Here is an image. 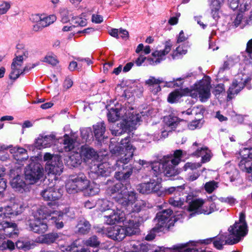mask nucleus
Returning <instances> with one entry per match:
<instances>
[{
    "instance_id": "obj_1",
    "label": "nucleus",
    "mask_w": 252,
    "mask_h": 252,
    "mask_svg": "<svg viewBox=\"0 0 252 252\" xmlns=\"http://www.w3.org/2000/svg\"><path fill=\"white\" fill-rule=\"evenodd\" d=\"M136 199L135 191L129 192L125 197L119 198L117 202L121 205V208L119 209L117 208L116 211L113 210V214L106 216L107 223L112 225L123 222L126 225V220L129 217L130 220L136 221L139 227L140 223L138 213L141 210V207L135 203Z\"/></svg>"
},
{
    "instance_id": "obj_2",
    "label": "nucleus",
    "mask_w": 252,
    "mask_h": 252,
    "mask_svg": "<svg viewBox=\"0 0 252 252\" xmlns=\"http://www.w3.org/2000/svg\"><path fill=\"white\" fill-rule=\"evenodd\" d=\"M210 88L209 83L201 81L195 85L194 90L190 91L187 88L184 90H176L171 93L168 95V101L170 103H174L184 95H190L192 97L195 98L198 95L200 100L205 102L210 97Z\"/></svg>"
},
{
    "instance_id": "obj_3",
    "label": "nucleus",
    "mask_w": 252,
    "mask_h": 252,
    "mask_svg": "<svg viewBox=\"0 0 252 252\" xmlns=\"http://www.w3.org/2000/svg\"><path fill=\"white\" fill-rule=\"evenodd\" d=\"M183 155L182 150H176L173 154L164 156L161 160L162 163L155 162L147 167L155 173H175V168L181 162Z\"/></svg>"
},
{
    "instance_id": "obj_4",
    "label": "nucleus",
    "mask_w": 252,
    "mask_h": 252,
    "mask_svg": "<svg viewBox=\"0 0 252 252\" xmlns=\"http://www.w3.org/2000/svg\"><path fill=\"white\" fill-rule=\"evenodd\" d=\"M140 232L138 223L136 221L130 220L129 217L126 220L124 227L115 225L110 227L107 231L108 237L118 241H122L126 236H131Z\"/></svg>"
},
{
    "instance_id": "obj_5",
    "label": "nucleus",
    "mask_w": 252,
    "mask_h": 252,
    "mask_svg": "<svg viewBox=\"0 0 252 252\" xmlns=\"http://www.w3.org/2000/svg\"><path fill=\"white\" fill-rule=\"evenodd\" d=\"M16 49L15 57L13 59L11 65V71L9 74V78L14 80L22 75L23 72L21 67L23 61L28 58L29 55L28 49L23 44H18Z\"/></svg>"
},
{
    "instance_id": "obj_6",
    "label": "nucleus",
    "mask_w": 252,
    "mask_h": 252,
    "mask_svg": "<svg viewBox=\"0 0 252 252\" xmlns=\"http://www.w3.org/2000/svg\"><path fill=\"white\" fill-rule=\"evenodd\" d=\"M131 174H115V178L119 182L106 189V192L110 196L115 194L122 195L121 197H125L130 191H127L130 188V176Z\"/></svg>"
},
{
    "instance_id": "obj_7",
    "label": "nucleus",
    "mask_w": 252,
    "mask_h": 252,
    "mask_svg": "<svg viewBox=\"0 0 252 252\" xmlns=\"http://www.w3.org/2000/svg\"><path fill=\"white\" fill-rule=\"evenodd\" d=\"M173 211L171 209L162 210L157 213L156 219L158 223L157 225L159 228L169 231L174 226L175 223L178 221V219L175 216L169 219L170 217L173 214Z\"/></svg>"
},
{
    "instance_id": "obj_8",
    "label": "nucleus",
    "mask_w": 252,
    "mask_h": 252,
    "mask_svg": "<svg viewBox=\"0 0 252 252\" xmlns=\"http://www.w3.org/2000/svg\"><path fill=\"white\" fill-rule=\"evenodd\" d=\"M122 145L120 148V152L117 160L116 165L121 166V163L127 164L132 158L135 148L129 142V138L126 137L121 141Z\"/></svg>"
},
{
    "instance_id": "obj_9",
    "label": "nucleus",
    "mask_w": 252,
    "mask_h": 252,
    "mask_svg": "<svg viewBox=\"0 0 252 252\" xmlns=\"http://www.w3.org/2000/svg\"><path fill=\"white\" fill-rule=\"evenodd\" d=\"M161 174H154L150 181L139 184L137 190L142 194H148L157 192L160 190L162 182Z\"/></svg>"
},
{
    "instance_id": "obj_10",
    "label": "nucleus",
    "mask_w": 252,
    "mask_h": 252,
    "mask_svg": "<svg viewBox=\"0 0 252 252\" xmlns=\"http://www.w3.org/2000/svg\"><path fill=\"white\" fill-rule=\"evenodd\" d=\"M44 159L47 161L45 170L47 173H60L63 171V163L60 161L57 157H54L49 153L44 156Z\"/></svg>"
},
{
    "instance_id": "obj_11",
    "label": "nucleus",
    "mask_w": 252,
    "mask_h": 252,
    "mask_svg": "<svg viewBox=\"0 0 252 252\" xmlns=\"http://www.w3.org/2000/svg\"><path fill=\"white\" fill-rule=\"evenodd\" d=\"M140 121V118L138 116L132 115L129 118L122 123L118 124V128L111 129V132L115 136L120 135L125 132L127 130H130Z\"/></svg>"
},
{
    "instance_id": "obj_12",
    "label": "nucleus",
    "mask_w": 252,
    "mask_h": 252,
    "mask_svg": "<svg viewBox=\"0 0 252 252\" xmlns=\"http://www.w3.org/2000/svg\"><path fill=\"white\" fill-rule=\"evenodd\" d=\"M40 195L44 201L49 202L47 205L50 207L56 206L61 197L60 191L53 187H46L40 192Z\"/></svg>"
},
{
    "instance_id": "obj_13",
    "label": "nucleus",
    "mask_w": 252,
    "mask_h": 252,
    "mask_svg": "<svg viewBox=\"0 0 252 252\" xmlns=\"http://www.w3.org/2000/svg\"><path fill=\"white\" fill-rule=\"evenodd\" d=\"M29 226L31 231L39 234L45 233L48 229L47 223L43 219L34 218L29 220Z\"/></svg>"
},
{
    "instance_id": "obj_14",
    "label": "nucleus",
    "mask_w": 252,
    "mask_h": 252,
    "mask_svg": "<svg viewBox=\"0 0 252 252\" xmlns=\"http://www.w3.org/2000/svg\"><path fill=\"white\" fill-rule=\"evenodd\" d=\"M11 187L16 191L20 193L29 191L30 187L26 184L22 174H17L16 176L13 177L10 181Z\"/></svg>"
},
{
    "instance_id": "obj_15",
    "label": "nucleus",
    "mask_w": 252,
    "mask_h": 252,
    "mask_svg": "<svg viewBox=\"0 0 252 252\" xmlns=\"http://www.w3.org/2000/svg\"><path fill=\"white\" fill-rule=\"evenodd\" d=\"M228 231L230 235L235 236L240 241L248 234L247 223H244V224L239 225V223L236 221L228 228Z\"/></svg>"
},
{
    "instance_id": "obj_16",
    "label": "nucleus",
    "mask_w": 252,
    "mask_h": 252,
    "mask_svg": "<svg viewBox=\"0 0 252 252\" xmlns=\"http://www.w3.org/2000/svg\"><path fill=\"white\" fill-rule=\"evenodd\" d=\"M76 182L79 191L86 190L90 195H94L95 194L93 189L90 186V181L87 179L84 174H76Z\"/></svg>"
},
{
    "instance_id": "obj_17",
    "label": "nucleus",
    "mask_w": 252,
    "mask_h": 252,
    "mask_svg": "<svg viewBox=\"0 0 252 252\" xmlns=\"http://www.w3.org/2000/svg\"><path fill=\"white\" fill-rule=\"evenodd\" d=\"M55 136L53 134L49 135H39L35 142V147L38 149L50 147L55 139Z\"/></svg>"
},
{
    "instance_id": "obj_18",
    "label": "nucleus",
    "mask_w": 252,
    "mask_h": 252,
    "mask_svg": "<svg viewBox=\"0 0 252 252\" xmlns=\"http://www.w3.org/2000/svg\"><path fill=\"white\" fill-rule=\"evenodd\" d=\"M94 132L96 140L98 141V144H101V141L104 139V133L106 130V127L103 122L97 123L93 126Z\"/></svg>"
},
{
    "instance_id": "obj_19",
    "label": "nucleus",
    "mask_w": 252,
    "mask_h": 252,
    "mask_svg": "<svg viewBox=\"0 0 252 252\" xmlns=\"http://www.w3.org/2000/svg\"><path fill=\"white\" fill-rule=\"evenodd\" d=\"M172 44L170 40L166 41L165 42L164 49L162 50H157L154 52L152 55L154 57H158L156 60H154V63L155 65L160 63L161 61V57L168 54L171 50Z\"/></svg>"
},
{
    "instance_id": "obj_20",
    "label": "nucleus",
    "mask_w": 252,
    "mask_h": 252,
    "mask_svg": "<svg viewBox=\"0 0 252 252\" xmlns=\"http://www.w3.org/2000/svg\"><path fill=\"white\" fill-rule=\"evenodd\" d=\"M204 203V201L201 198L195 199L189 202L187 210L189 212H192L190 214V216L192 217L195 214L198 215V211L200 210Z\"/></svg>"
},
{
    "instance_id": "obj_21",
    "label": "nucleus",
    "mask_w": 252,
    "mask_h": 252,
    "mask_svg": "<svg viewBox=\"0 0 252 252\" xmlns=\"http://www.w3.org/2000/svg\"><path fill=\"white\" fill-rule=\"evenodd\" d=\"M248 81V79H246L243 82H238L237 80H234L228 90V97L231 98V95L238 94L242 89L244 88Z\"/></svg>"
},
{
    "instance_id": "obj_22",
    "label": "nucleus",
    "mask_w": 252,
    "mask_h": 252,
    "mask_svg": "<svg viewBox=\"0 0 252 252\" xmlns=\"http://www.w3.org/2000/svg\"><path fill=\"white\" fill-rule=\"evenodd\" d=\"M163 82L162 79H157L155 77L150 76V78L145 82L146 84L148 85L150 90L154 94H156L161 90L159 84Z\"/></svg>"
},
{
    "instance_id": "obj_23",
    "label": "nucleus",
    "mask_w": 252,
    "mask_h": 252,
    "mask_svg": "<svg viewBox=\"0 0 252 252\" xmlns=\"http://www.w3.org/2000/svg\"><path fill=\"white\" fill-rule=\"evenodd\" d=\"M10 152L13 154V157L17 161L22 162L28 158L27 151L23 148H12L10 149Z\"/></svg>"
},
{
    "instance_id": "obj_24",
    "label": "nucleus",
    "mask_w": 252,
    "mask_h": 252,
    "mask_svg": "<svg viewBox=\"0 0 252 252\" xmlns=\"http://www.w3.org/2000/svg\"><path fill=\"white\" fill-rule=\"evenodd\" d=\"M36 18L37 19H39V20L37 21L36 24H35L33 27V30L35 32L40 31L43 28L50 25L53 22L54 20L55 19V17L54 16H52V21L50 20L51 17H47L41 19L38 15H36Z\"/></svg>"
},
{
    "instance_id": "obj_25",
    "label": "nucleus",
    "mask_w": 252,
    "mask_h": 252,
    "mask_svg": "<svg viewBox=\"0 0 252 252\" xmlns=\"http://www.w3.org/2000/svg\"><path fill=\"white\" fill-rule=\"evenodd\" d=\"M80 155L85 160L95 158L97 156V152L95 150L87 145L81 147Z\"/></svg>"
},
{
    "instance_id": "obj_26",
    "label": "nucleus",
    "mask_w": 252,
    "mask_h": 252,
    "mask_svg": "<svg viewBox=\"0 0 252 252\" xmlns=\"http://www.w3.org/2000/svg\"><path fill=\"white\" fill-rule=\"evenodd\" d=\"M76 179V175H71L66 181L65 185L66 189L67 192L70 194L75 193L79 191L77 184H76L77 181Z\"/></svg>"
},
{
    "instance_id": "obj_27",
    "label": "nucleus",
    "mask_w": 252,
    "mask_h": 252,
    "mask_svg": "<svg viewBox=\"0 0 252 252\" xmlns=\"http://www.w3.org/2000/svg\"><path fill=\"white\" fill-rule=\"evenodd\" d=\"M19 229L17 224L15 222H8V226H6L3 231V234L9 238L18 236Z\"/></svg>"
},
{
    "instance_id": "obj_28",
    "label": "nucleus",
    "mask_w": 252,
    "mask_h": 252,
    "mask_svg": "<svg viewBox=\"0 0 252 252\" xmlns=\"http://www.w3.org/2000/svg\"><path fill=\"white\" fill-rule=\"evenodd\" d=\"M60 233L51 232L41 236L40 241L41 243L51 244L59 240Z\"/></svg>"
},
{
    "instance_id": "obj_29",
    "label": "nucleus",
    "mask_w": 252,
    "mask_h": 252,
    "mask_svg": "<svg viewBox=\"0 0 252 252\" xmlns=\"http://www.w3.org/2000/svg\"><path fill=\"white\" fill-rule=\"evenodd\" d=\"M28 187L30 185L40 184L42 182V178L44 174H22Z\"/></svg>"
},
{
    "instance_id": "obj_30",
    "label": "nucleus",
    "mask_w": 252,
    "mask_h": 252,
    "mask_svg": "<svg viewBox=\"0 0 252 252\" xmlns=\"http://www.w3.org/2000/svg\"><path fill=\"white\" fill-rule=\"evenodd\" d=\"M78 233L80 234H87L90 231L91 224L90 222L85 219L80 220L76 226Z\"/></svg>"
},
{
    "instance_id": "obj_31",
    "label": "nucleus",
    "mask_w": 252,
    "mask_h": 252,
    "mask_svg": "<svg viewBox=\"0 0 252 252\" xmlns=\"http://www.w3.org/2000/svg\"><path fill=\"white\" fill-rule=\"evenodd\" d=\"M51 207L49 208L48 206L44 205L41 206L37 210V214L38 215V218L44 220L50 217L51 214L55 213L54 208Z\"/></svg>"
},
{
    "instance_id": "obj_32",
    "label": "nucleus",
    "mask_w": 252,
    "mask_h": 252,
    "mask_svg": "<svg viewBox=\"0 0 252 252\" xmlns=\"http://www.w3.org/2000/svg\"><path fill=\"white\" fill-rule=\"evenodd\" d=\"M193 154L198 157L201 156L203 162L210 161L212 157L211 151L206 147L197 150Z\"/></svg>"
},
{
    "instance_id": "obj_33",
    "label": "nucleus",
    "mask_w": 252,
    "mask_h": 252,
    "mask_svg": "<svg viewBox=\"0 0 252 252\" xmlns=\"http://www.w3.org/2000/svg\"><path fill=\"white\" fill-rule=\"evenodd\" d=\"M86 246L91 247L94 248L93 252H99L98 247L100 242L98 240V237L95 235H93L89 237L85 242Z\"/></svg>"
},
{
    "instance_id": "obj_34",
    "label": "nucleus",
    "mask_w": 252,
    "mask_h": 252,
    "mask_svg": "<svg viewBox=\"0 0 252 252\" xmlns=\"http://www.w3.org/2000/svg\"><path fill=\"white\" fill-rule=\"evenodd\" d=\"M25 173H42V166L37 162H32L25 168Z\"/></svg>"
},
{
    "instance_id": "obj_35",
    "label": "nucleus",
    "mask_w": 252,
    "mask_h": 252,
    "mask_svg": "<svg viewBox=\"0 0 252 252\" xmlns=\"http://www.w3.org/2000/svg\"><path fill=\"white\" fill-rule=\"evenodd\" d=\"M58 212L59 214V217L63 218L64 220H71L75 218V214L73 209L69 207L65 208L62 211H60Z\"/></svg>"
},
{
    "instance_id": "obj_36",
    "label": "nucleus",
    "mask_w": 252,
    "mask_h": 252,
    "mask_svg": "<svg viewBox=\"0 0 252 252\" xmlns=\"http://www.w3.org/2000/svg\"><path fill=\"white\" fill-rule=\"evenodd\" d=\"M57 175H60L61 174H44L43 178H42V182L43 185L47 187H53L54 188Z\"/></svg>"
},
{
    "instance_id": "obj_37",
    "label": "nucleus",
    "mask_w": 252,
    "mask_h": 252,
    "mask_svg": "<svg viewBox=\"0 0 252 252\" xmlns=\"http://www.w3.org/2000/svg\"><path fill=\"white\" fill-rule=\"evenodd\" d=\"M238 57L235 55L232 56L228 58L227 61H225L223 65L220 68V71H224L228 69L230 67L234 65L236 63H238Z\"/></svg>"
},
{
    "instance_id": "obj_38",
    "label": "nucleus",
    "mask_w": 252,
    "mask_h": 252,
    "mask_svg": "<svg viewBox=\"0 0 252 252\" xmlns=\"http://www.w3.org/2000/svg\"><path fill=\"white\" fill-rule=\"evenodd\" d=\"M216 210V206L215 203L210 202L208 204H206L201 208L199 211H198V215H210L214 212Z\"/></svg>"
},
{
    "instance_id": "obj_39",
    "label": "nucleus",
    "mask_w": 252,
    "mask_h": 252,
    "mask_svg": "<svg viewBox=\"0 0 252 252\" xmlns=\"http://www.w3.org/2000/svg\"><path fill=\"white\" fill-rule=\"evenodd\" d=\"M16 247L19 250H22L25 251L29 250L32 248V244L30 241L24 238H20L15 242Z\"/></svg>"
},
{
    "instance_id": "obj_40",
    "label": "nucleus",
    "mask_w": 252,
    "mask_h": 252,
    "mask_svg": "<svg viewBox=\"0 0 252 252\" xmlns=\"http://www.w3.org/2000/svg\"><path fill=\"white\" fill-rule=\"evenodd\" d=\"M223 0H213L210 5L211 13L214 18L218 17V11L220 8L221 4Z\"/></svg>"
},
{
    "instance_id": "obj_41",
    "label": "nucleus",
    "mask_w": 252,
    "mask_h": 252,
    "mask_svg": "<svg viewBox=\"0 0 252 252\" xmlns=\"http://www.w3.org/2000/svg\"><path fill=\"white\" fill-rule=\"evenodd\" d=\"M108 120L110 122L118 121L120 117V110L116 108H111L107 113Z\"/></svg>"
},
{
    "instance_id": "obj_42",
    "label": "nucleus",
    "mask_w": 252,
    "mask_h": 252,
    "mask_svg": "<svg viewBox=\"0 0 252 252\" xmlns=\"http://www.w3.org/2000/svg\"><path fill=\"white\" fill-rule=\"evenodd\" d=\"M64 149L66 152H69L74 147V141L67 134L64 136L63 140Z\"/></svg>"
},
{
    "instance_id": "obj_43",
    "label": "nucleus",
    "mask_w": 252,
    "mask_h": 252,
    "mask_svg": "<svg viewBox=\"0 0 252 252\" xmlns=\"http://www.w3.org/2000/svg\"><path fill=\"white\" fill-rule=\"evenodd\" d=\"M166 124L170 126L171 128H175L179 124V121L178 117L170 115L164 118Z\"/></svg>"
},
{
    "instance_id": "obj_44",
    "label": "nucleus",
    "mask_w": 252,
    "mask_h": 252,
    "mask_svg": "<svg viewBox=\"0 0 252 252\" xmlns=\"http://www.w3.org/2000/svg\"><path fill=\"white\" fill-rule=\"evenodd\" d=\"M161 231H163V229H162V228H159L158 226L156 225V226L153 228L146 236L145 239L147 241L153 240L156 236V233Z\"/></svg>"
},
{
    "instance_id": "obj_45",
    "label": "nucleus",
    "mask_w": 252,
    "mask_h": 252,
    "mask_svg": "<svg viewBox=\"0 0 252 252\" xmlns=\"http://www.w3.org/2000/svg\"><path fill=\"white\" fill-rule=\"evenodd\" d=\"M113 203L107 199H102L101 201L100 209L101 212H104L109 210H114L113 208Z\"/></svg>"
},
{
    "instance_id": "obj_46",
    "label": "nucleus",
    "mask_w": 252,
    "mask_h": 252,
    "mask_svg": "<svg viewBox=\"0 0 252 252\" xmlns=\"http://www.w3.org/2000/svg\"><path fill=\"white\" fill-rule=\"evenodd\" d=\"M241 159H252V148H244L240 152Z\"/></svg>"
},
{
    "instance_id": "obj_47",
    "label": "nucleus",
    "mask_w": 252,
    "mask_h": 252,
    "mask_svg": "<svg viewBox=\"0 0 252 252\" xmlns=\"http://www.w3.org/2000/svg\"><path fill=\"white\" fill-rule=\"evenodd\" d=\"M187 53V48L183 46H179L176 48V50L173 53L172 57L173 59H175L178 56L185 55Z\"/></svg>"
},
{
    "instance_id": "obj_48",
    "label": "nucleus",
    "mask_w": 252,
    "mask_h": 252,
    "mask_svg": "<svg viewBox=\"0 0 252 252\" xmlns=\"http://www.w3.org/2000/svg\"><path fill=\"white\" fill-rule=\"evenodd\" d=\"M57 214L58 215L57 217H52L51 219L54 222L55 227L57 229H61L64 226V223L63 221V220H64V219L63 218L59 217L58 212Z\"/></svg>"
},
{
    "instance_id": "obj_49",
    "label": "nucleus",
    "mask_w": 252,
    "mask_h": 252,
    "mask_svg": "<svg viewBox=\"0 0 252 252\" xmlns=\"http://www.w3.org/2000/svg\"><path fill=\"white\" fill-rule=\"evenodd\" d=\"M81 156L80 154H76L75 155H73L69 157V159L71 162L72 165L75 167L77 166L78 164H80L81 163Z\"/></svg>"
},
{
    "instance_id": "obj_50",
    "label": "nucleus",
    "mask_w": 252,
    "mask_h": 252,
    "mask_svg": "<svg viewBox=\"0 0 252 252\" xmlns=\"http://www.w3.org/2000/svg\"><path fill=\"white\" fill-rule=\"evenodd\" d=\"M12 211L14 213V216H17L21 214L24 210V208L22 205L20 204H13L12 205Z\"/></svg>"
},
{
    "instance_id": "obj_51",
    "label": "nucleus",
    "mask_w": 252,
    "mask_h": 252,
    "mask_svg": "<svg viewBox=\"0 0 252 252\" xmlns=\"http://www.w3.org/2000/svg\"><path fill=\"white\" fill-rule=\"evenodd\" d=\"M252 3V0H243L240 5L241 11H245L249 10L251 7Z\"/></svg>"
},
{
    "instance_id": "obj_52",
    "label": "nucleus",
    "mask_w": 252,
    "mask_h": 252,
    "mask_svg": "<svg viewBox=\"0 0 252 252\" xmlns=\"http://www.w3.org/2000/svg\"><path fill=\"white\" fill-rule=\"evenodd\" d=\"M2 246L5 249H8L11 251L14 250L15 249V243H14L12 241L10 240H7L4 241L2 243Z\"/></svg>"
},
{
    "instance_id": "obj_53",
    "label": "nucleus",
    "mask_w": 252,
    "mask_h": 252,
    "mask_svg": "<svg viewBox=\"0 0 252 252\" xmlns=\"http://www.w3.org/2000/svg\"><path fill=\"white\" fill-rule=\"evenodd\" d=\"M10 3L9 2L3 1L0 5V15L5 14L10 9Z\"/></svg>"
},
{
    "instance_id": "obj_54",
    "label": "nucleus",
    "mask_w": 252,
    "mask_h": 252,
    "mask_svg": "<svg viewBox=\"0 0 252 252\" xmlns=\"http://www.w3.org/2000/svg\"><path fill=\"white\" fill-rule=\"evenodd\" d=\"M231 235H230V234L229 235H226V236L227 237L224 245H233L240 242L238 239L236 238V237L233 238Z\"/></svg>"
},
{
    "instance_id": "obj_55",
    "label": "nucleus",
    "mask_w": 252,
    "mask_h": 252,
    "mask_svg": "<svg viewBox=\"0 0 252 252\" xmlns=\"http://www.w3.org/2000/svg\"><path fill=\"white\" fill-rule=\"evenodd\" d=\"M216 182L214 181L207 182L205 185V189L208 193H212L215 189Z\"/></svg>"
},
{
    "instance_id": "obj_56",
    "label": "nucleus",
    "mask_w": 252,
    "mask_h": 252,
    "mask_svg": "<svg viewBox=\"0 0 252 252\" xmlns=\"http://www.w3.org/2000/svg\"><path fill=\"white\" fill-rule=\"evenodd\" d=\"M169 203L173 206L182 207L184 204V199L182 200L181 198H180L178 200H176L174 198H170L169 199Z\"/></svg>"
},
{
    "instance_id": "obj_57",
    "label": "nucleus",
    "mask_w": 252,
    "mask_h": 252,
    "mask_svg": "<svg viewBox=\"0 0 252 252\" xmlns=\"http://www.w3.org/2000/svg\"><path fill=\"white\" fill-rule=\"evenodd\" d=\"M246 52L250 58L249 63H252V39L250 40L247 44Z\"/></svg>"
},
{
    "instance_id": "obj_58",
    "label": "nucleus",
    "mask_w": 252,
    "mask_h": 252,
    "mask_svg": "<svg viewBox=\"0 0 252 252\" xmlns=\"http://www.w3.org/2000/svg\"><path fill=\"white\" fill-rule=\"evenodd\" d=\"M200 166L201 164L199 163L188 162L185 164L184 168H185V171H187L189 169H190L191 170H193L194 169H196Z\"/></svg>"
},
{
    "instance_id": "obj_59",
    "label": "nucleus",
    "mask_w": 252,
    "mask_h": 252,
    "mask_svg": "<svg viewBox=\"0 0 252 252\" xmlns=\"http://www.w3.org/2000/svg\"><path fill=\"white\" fill-rule=\"evenodd\" d=\"M61 21L63 23H66L69 21V17L68 11L65 9L63 10L61 12Z\"/></svg>"
},
{
    "instance_id": "obj_60",
    "label": "nucleus",
    "mask_w": 252,
    "mask_h": 252,
    "mask_svg": "<svg viewBox=\"0 0 252 252\" xmlns=\"http://www.w3.org/2000/svg\"><path fill=\"white\" fill-rule=\"evenodd\" d=\"M185 184H183L180 186H176V191L174 192V195L176 196H181L184 195V190L185 189Z\"/></svg>"
},
{
    "instance_id": "obj_61",
    "label": "nucleus",
    "mask_w": 252,
    "mask_h": 252,
    "mask_svg": "<svg viewBox=\"0 0 252 252\" xmlns=\"http://www.w3.org/2000/svg\"><path fill=\"white\" fill-rule=\"evenodd\" d=\"M44 61L52 65H55L58 63L57 60L52 56H47L44 58Z\"/></svg>"
},
{
    "instance_id": "obj_62",
    "label": "nucleus",
    "mask_w": 252,
    "mask_h": 252,
    "mask_svg": "<svg viewBox=\"0 0 252 252\" xmlns=\"http://www.w3.org/2000/svg\"><path fill=\"white\" fill-rule=\"evenodd\" d=\"M4 174H0V193L3 192L6 188V181L2 178Z\"/></svg>"
},
{
    "instance_id": "obj_63",
    "label": "nucleus",
    "mask_w": 252,
    "mask_h": 252,
    "mask_svg": "<svg viewBox=\"0 0 252 252\" xmlns=\"http://www.w3.org/2000/svg\"><path fill=\"white\" fill-rule=\"evenodd\" d=\"M74 23L77 24V26H80L81 27L85 26L87 24V21L85 19H82V18L77 17L74 19Z\"/></svg>"
},
{
    "instance_id": "obj_64",
    "label": "nucleus",
    "mask_w": 252,
    "mask_h": 252,
    "mask_svg": "<svg viewBox=\"0 0 252 252\" xmlns=\"http://www.w3.org/2000/svg\"><path fill=\"white\" fill-rule=\"evenodd\" d=\"M103 17L100 15L93 14L92 16V21L93 23L99 24L103 21Z\"/></svg>"
}]
</instances>
